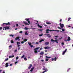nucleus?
<instances>
[{
  "label": "nucleus",
  "instance_id": "nucleus-1",
  "mask_svg": "<svg viewBox=\"0 0 73 73\" xmlns=\"http://www.w3.org/2000/svg\"><path fill=\"white\" fill-rule=\"evenodd\" d=\"M40 49V47H37V48H35L34 50V52L35 53H37V50H37L38 49Z\"/></svg>",
  "mask_w": 73,
  "mask_h": 73
},
{
  "label": "nucleus",
  "instance_id": "nucleus-2",
  "mask_svg": "<svg viewBox=\"0 0 73 73\" xmlns=\"http://www.w3.org/2000/svg\"><path fill=\"white\" fill-rule=\"evenodd\" d=\"M43 70H45L44 71H43L42 72V73H45V72H47V68H45V67L44 68H43Z\"/></svg>",
  "mask_w": 73,
  "mask_h": 73
},
{
  "label": "nucleus",
  "instance_id": "nucleus-3",
  "mask_svg": "<svg viewBox=\"0 0 73 73\" xmlns=\"http://www.w3.org/2000/svg\"><path fill=\"white\" fill-rule=\"evenodd\" d=\"M4 24H5L6 25H11V23H10L9 22H8L7 23H3V24L2 25H4Z\"/></svg>",
  "mask_w": 73,
  "mask_h": 73
},
{
  "label": "nucleus",
  "instance_id": "nucleus-4",
  "mask_svg": "<svg viewBox=\"0 0 73 73\" xmlns=\"http://www.w3.org/2000/svg\"><path fill=\"white\" fill-rule=\"evenodd\" d=\"M57 41H58V40H54L53 39H51V41H52V42L53 41L54 42L55 41V42H56V43H58V42Z\"/></svg>",
  "mask_w": 73,
  "mask_h": 73
},
{
  "label": "nucleus",
  "instance_id": "nucleus-5",
  "mask_svg": "<svg viewBox=\"0 0 73 73\" xmlns=\"http://www.w3.org/2000/svg\"><path fill=\"white\" fill-rule=\"evenodd\" d=\"M60 26L61 27V28H62V29L64 28V24H61V23L60 24Z\"/></svg>",
  "mask_w": 73,
  "mask_h": 73
},
{
  "label": "nucleus",
  "instance_id": "nucleus-6",
  "mask_svg": "<svg viewBox=\"0 0 73 73\" xmlns=\"http://www.w3.org/2000/svg\"><path fill=\"white\" fill-rule=\"evenodd\" d=\"M4 28H5V30H6V29H9V27L7 26L4 27Z\"/></svg>",
  "mask_w": 73,
  "mask_h": 73
},
{
  "label": "nucleus",
  "instance_id": "nucleus-7",
  "mask_svg": "<svg viewBox=\"0 0 73 73\" xmlns=\"http://www.w3.org/2000/svg\"><path fill=\"white\" fill-rule=\"evenodd\" d=\"M20 36H18L16 38H15V40H17L18 39V41H20Z\"/></svg>",
  "mask_w": 73,
  "mask_h": 73
},
{
  "label": "nucleus",
  "instance_id": "nucleus-8",
  "mask_svg": "<svg viewBox=\"0 0 73 73\" xmlns=\"http://www.w3.org/2000/svg\"><path fill=\"white\" fill-rule=\"evenodd\" d=\"M32 64H30L29 66L28 67L29 69H30L32 68Z\"/></svg>",
  "mask_w": 73,
  "mask_h": 73
},
{
  "label": "nucleus",
  "instance_id": "nucleus-9",
  "mask_svg": "<svg viewBox=\"0 0 73 73\" xmlns=\"http://www.w3.org/2000/svg\"><path fill=\"white\" fill-rule=\"evenodd\" d=\"M38 27H39V28H42V27L40 25L38 24Z\"/></svg>",
  "mask_w": 73,
  "mask_h": 73
},
{
  "label": "nucleus",
  "instance_id": "nucleus-10",
  "mask_svg": "<svg viewBox=\"0 0 73 73\" xmlns=\"http://www.w3.org/2000/svg\"><path fill=\"white\" fill-rule=\"evenodd\" d=\"M50 47H48V46H46V47H44V49H50Z\"/></svg>",
  "mask_w": 73,
  "mask_h": 73
},
{
  "label": "nucleus",
  "instance_id": "nucleus-11",
  "mask_svg": "<svg viewBox=\"0 0 73 73\" xmlns=\"http://www.w3.org/2000/svg\"><path fill=\"white\" fill-rule=\"evenodd\" d=\"M45 44L46 45H48V44H49V42H45Z\"/></svg>",
  "mask_w": 73,
  "mask_h": 73
},
{
  "label": "nucleus",
  "instance_id": "nucleus-12",
  "mask_svg": "<svg viewBox=\"0 0 73 73\" xmlns=\"http://www.w3.org/2000/svg\"><path fill=\"white\" fill-rule=\"evenodd\" d=\"M5 67H8L9 66V65H8V63H7L5 64Z\"/></svg>",
  "mask_w": 73,
  "mask_h": 73
},
{
  "label": "nucleus",
  "instance_id": "nucleus-13",
  "mask_svg": "<svg viewBox=\"0 0 73 73\" xmlns=\"http://www.w3.org/2000/svg\"><path fill=\"white\" fill-rule=\"evenodd\" d=\"M46 33H49V31H49V29H47L46 30Z\"/></svg>",
  "mask_w": 73,
  "mask_h": 73
},
{
  "label": "nucleus",
  "instance_id": "nucleus-14",
  "mask_svg": "<svg viewBox=\"0 0 73 73\" xmlns=\"http://www.w3.org/2000/svg\"><path fill=\"white\" fill-rule=\"evenodd\" d=\"M68 39L67 40H68V41H70L71 40L69 36L68 37Z\"/></svg>",
  "mask_w": 73,
  "mask_h": 73
},
{
  "label": "nucleus",
  "instance_id": "nucleus-15",
  "mask_svg": "<svg viewBox=\"0 0 73 73\" xmlns=\"http://www.w3.org/2000/svg\"><path fill=\"white\" fill-rule=\"evenodd\" d=\"M33 69H34V67L31 68V69L30 70V72H32Z\"/></svg>",
  "mask_w": 73,
  "mask_h": 73
},
{
  "label": "nucleus",
  "instance_id": "nucleus-16",
  "mask_svg": "<svg viewBox=\"0 0 73 73\" xmlns=\"http://www.w3.org/2000/svg\"><path fill=\"white\" fill-rule=\"evenodd\" d=\"M40 54L41 55H43L44 54V52H42L40 53Z\"/></svg>",
  "mask_w": 73,
  "mask_h": 73
},
{
  "label": "nucleus",
  "instance_id": "nucleus-17",
  "mask_svg": "<svg viewBox=\"0 0 73 73\" xmlns=\"http://www.w3.org/2000/svg\"><path fill=\"white\" fill-rule=\"evenodd\" d=\"M24 57H25V55H23V56H21V58H24Z\"/></svg>",
  "mask_w": 73,
  "mask_h": 73
},
{
  "label": "nucleus",
  "instance_id": "nucleus-18",
  "mask_svg": "<svg viewBox=\"0 0 73 73\" xmlns=\"http://www.w3.org/2000/svg\"><path fill=\"white\" fill-rule=\"evenodd\" d=\"M28 44L30 46V45H31V44H32V43L30 42H28Z\"/></svg>",
  "mask_w": 73,
  "mask_h": 73
},
{
  "label": "nucleus",
  "instance_id": "nucleus-19",
  "mask_svg": "<svg viewBox=\"0 0 73 73\" xmlns=\"http://www.w3.org/2000/svg\"><path fill=\"white\" fill-rule=\"evenodd\" d=\"M25 35H28V32H27L25 33Z\"/></svg>",
  "mask_w": 73,
  "mask_h": 73
},
{
  "label": "nucleus",
  "instance_id": "nucleus-20",
  "mask_svg": "<svg viewBox=\"0 0 73 73\" xmlns=\"http://www.w3.org/2000/svg\"><path fill=\"white\" fill-rule=\"evenodd\" d=\"M19 57L18 56H17L16 57V61H17V60H18V59H19Z\"/></svg>",
  "mask_w": 73,
  "mask_h": 73
},
{
  "label": "nucleus",
  "instance_id": "nucleus-21",
  "mask_svg": "<svg viewBox=\"0 0 73 73\" xmlns=\"http://www.w3.org/2000/svg\"><path fill=\"white\" fill-rule=\"evenodd\" d=\"M12 45H10L9 46V49H11L12 47Z\"/></svg>",
  "mask_w": 73,
  "mask_h": 73
},
{
  "label": "nucleus",
  "instance_id": "nucleus-22",
  "mask_svg": "<svg viewBox=\"0 0 73 73\" xmlns=\"http://www.w3.org/2000/svg\"><path fill=\"white\" fill-rule=\"evenodd\" d=\"M46 58H51V57H48V56H46Z\"/></svg>",
  "mask_w": 73,
  "mask_h": 73
},
{
  "label": "nucleus",
  "instance_id": "nucleus-23",
  "mask_svg": "<svg viewBox=\"0 0 73 73\" xmlns=\"http://www.w3.org/2000/svg\"><path fill=\"white\" fill-rule=\"evenodd\" d=\"M49 35H48V37H49V38H50V37H51V36H50V34H48Z\"/></svg>",
  "mask_w": 73,
  "mask_h": 73
},
{
  "label": "nucleus",
  "instance_id": "nucleus-24",
  "mask_svg": "<svg viewBox=\"0 0 73 73\" xmlns=\"http://www.w3.org/2000/svg\"><path fill=\"white\" fill-rule=\"evenodd\" d=\"M46 23L47 24H51V23L49 22H46Z\"/></svg>",
  "mask_w": 73,
  "mask_h": 73
},
{
  "label": "nucleus",
  "instance_id": "nucleus-25",
  "mask_svg": "<svg viewBox=\"0 0 73 73\" xmlns=\"http://www.w3.org/2000/svg\"><path fill=\"white\" fill-rule=\"evenodd\" d=\"M23 41H24V42H26V41H27V39H24Z\"/></svg>",
  "mask_w": 73,
  "mask_h": 73
},
{
  "label": "nucleus",
  "instance_id": "nucleus-26",
  "mask_svg": "<svg viewBox=\"0 0 73 73\" xmlns=\"http://www.w3.org/2000/svg\"><path fill=\"white\" fill-rule=\"evenodd\" d=\"M25 29V30H28V29H29L27 28V27H26Z\"/></svg>",
  "mask_w": 73,
  "mask_h": 73
},
{
  "label": "nucleus",
  "instance_id": "nucleus-27",
  "mask_svg": "<svg viewBox=\"0 0 73 73\" xmlns=\"http://www.w3.org/2000/svg\"><path fill=\"white\" fill-rule=\"evenodd\" d=\"M14 42H13V40H11V43L12 44V43H13Z\"/></svg>",
  "mask_w": 73,
  "mask_h": 73
},
{
  "label": "nucleus",
  "instance_id": "nucleus-28",
  "mask_svg": "<svg viewBox=\"0 0 73 73\" xmlns=\"http://www.w3.org/2000/svg\"><path fill=\"white\" fill-rule=\"evenodd\" d=\"M24 60H25V61H27V59L26 58H24Z\"/></svg>",
  "mask_w": 73,
  "mask_h": 73
},
{
  "label": "nucleus",
  "instance_id": "nucleus-29",
  "mask_svg": "<svg viewBox=\"0 0 73 73\" xmlns=\"http://www.w3.org/2000/svg\"><path fill=\"white\" fill-rule=\"evenodd\" d=\"M20 44V42H17V45H18L19 44Z\"/></svg>",
  "mask_w": 73,
  "mask_h": 73
},
{
  "label": "nucleus",
  "instance_id": "nucleus-30",
  "mask_svg": "<svg viewBox=\"0 0 73 73\" xmlns=\"http://www.w3.org/2000/svg\"><path fill=\"white\" fill-rule=\"evenodd\" d=\"M54 60L55 61H56V60H57V58H56V57H55L54 58Z\"/></svg>",
  "mask_w": 73,
  "mask_h": 73
},
{
  "label": "nucleus",
  "instance_id": "nucleus-31",
  "mask_svg": "<svg viewBox=\"0 0 73 73\" xmlns=\"http://www.w3.org/2000/svg\"><path fill=\"white\" fill-rule=\"evenodd\" d=\"M54 31H56V32H62L61 31H60L59 30H54Z\"/></svg>",
  "mask_w": 73,
  "mask_h": 73
},
{
  "label": "nucleus",
  "instance_id": "nucleus-32",
  "mask_svg": "<svg viewBox=\"0 0 73 73\" xmlns=\"http://www.w3.org/2000/svg\"><path fill=\"white\" fill-rule=\"evenodd\" d=\"M70 19H71V18H69L68 19V21H70Z\"/></svg>",
  "mask_w": 73,
  "mask_h": 73
},
{
  "label": "nucleus",
  "instance_id": "nucleus-33",
  "mask_svg": "<svg viewBox=\"0 0 73 73\" xmlns=\"http://www.w3.org/2000/svg\"><path fill=\"white\" fill-rule=\"evenodd\" d=\"M30 46L31 48H33V45L32 44H31Z\"/></svg>",
  "mask_w": 73,
  "mask_h": 73
},
{
  "label": "nucleus",
  "instance_id": "nucleus-34",
  "mask_svg": "<svg viewBox=\"0 0 73 73\" xmlns=\"http://www.w3.org/2000/svg\"><path fill=\"white\" fill-rule=\"evenodd\" d=\"M42 35H43V34H42L41 35H39V36H40V37L42 36Z\"/></svg>",
  "mask_w": 73,
  "mask_h": 73
},
{
  "label": "nucleus",
  "instance_id": "nucleus-35",
  "mask_svg": "<svg viewBox=\"0 0 73 73\" xmlns=\"http://www.w3.org/2000/svg\"><path fill=\"white\" fill-rule=\"evenodd\" d=\"M48 60H49V59H48V58H46V61H48Z\"/></svg>",
  "mask_w": 73,
  "mask_h": 73
},
{
  "label": "nucleus",
  "instance_id": "nucleus-36",
  "mask_svg": "<svg viewBox=\"0 0 73 73\" xmlns=\"http://www.w3.org/2000/svg\"><path fill=\"white\" fill-rule=\"evenodd\" d=\"M49 31H50V32H51V31H54V30H49Z\"/></svg>",
  "mask_w": 73,
  "mask_h": 73
},
{
  "label": "nucleus",
  "instance_id": "nucleus-37",
  "mask_svg": "<svg viewBox=\"0 0 73 73\" xmlns=\"http://www.w3.org/2000/svg\"><path fill=\"white\" fill-rule=\"evenodd\" d=\"M9 36H11V37H13V35H9Z\"/></svg>",
  "mask_w": 73,
  "mask_h": 73
},
{
  "label": "nucleus",
  "instance_id": "nucleus-38",
  "mask_svg": "<svg viewBox=\"0 0 73 73\" xmlns=\"http://www.w3.org/2000/svg\"><path fill=\"white\" fill-rule=\"evenodd\" d=\"M16 27H19V25L18 24H16Z\"/></svg>",
  "mask_w": 73,
  "mask_h": 73
},
{
  "label": "nucleus",
  "instance_id": "nucleus-39",
  "mask_svg": "<svg viewBox=\"0 0 73 73\" xmlns=\"http://www.w3.org/2000/svg\"><path fill=\"white\" fill-rule=\"evenodd\" d=\"M67 50V49H66L63 52H64V53H65L66 52V50Z\"/></svg>",
  "mask_w": 73,
  "mask_h": 73
},
{
  "label": "nucleus",
  "instance_id": "nucleus-40",
  "mask_svg": "<svg viewBox=\"0 0 73 73\" xmlns=\"http://www.w3.org/2000/svg\"><path fill=\"white\" fill-rule=\"evenodd\" d=\"M15 57V55H14L11 56V58H13V57Z\"/></svg>",
  "mask_w": 73,
  "mask_h": 73
},
{
  "label": "nucleus",
  "instance_id": "nucleus-41",
  "mask_svg": "<svg viewBox=\"0 0 73 73\" xmlns=\"http://www.w3.org/2000/svg\"><path fill=\"white\" fill-rule=\"evenodd\" d=\"M25 25H29V24L28 23H26V24H25Z\"/></svg>",
  "mask_w": 73,
  "mask_h": 73
},
{
  "label": "nucleus",
  "instance_id": "nucleus-42",
  "mask_svg": "<svg viewBox=\"0 0 73 73\" xmlns=\"http://www.w3.org/2000/svg\"><path fill=\"white\" fill-rule=\"evenodd\" d=\"M20 33H23V31H21L19 32Z\"/></svg>",
  "mask_w": 73,
  "mask_h": 73
},
{
  "label": "nucleus",
  "instance_id": "nucleus-43",
  "mask_svg": "<svg viewBox=\"0 0 73 73\" xmlns=\"http://www.w3.org/2000/svg\"><path fill=\"white\" fill-rule=\"evenodd\" d=\"M62 31L63 32H64V31H65V29H62Z\"/></svg>",
  "mask_w": 73,
  "mask_h": 73
},
{
  "label": "nucleus",
  "instance_id": "nucleus-44",
  "mask_svg": "<svg viewBox=\"0 0 73 73\" xmlns=\"http://www.w3.org/2000/svg\"><path fill=\"white\" fill-rule=\"evenodd\" d=\"M54 37H55L57 38V37H58V36H55Z\"/></svg>",
  "mask_w": 73,
  "mask_h": 73
},
{
  "label": "nucleus",
  "instance_id": "nucleus-45",
  "mask_svg": "<svg viewBox=\"0 0 73 73\" xmlns=\"http://www.w3.org/2000/svg\"><path fill=\"white\" fill-rule=\"evenodd\" d=\"M58 29H62V28H60L59 27H58Z\"/></svg>",
  "mask_w": 73,
  "mask_h": 73
},
{
  "label": "nucleus",
  "instance_id": "nucleus-46",
  "mask_svg": "<svg viewBox=\"0 0 73 73\" xmlns=\"http://www.w3.org/2000/svg\"><path fill=\"white\" fill-rule=\"evenodd\" d=\"M17 63H18V62L17 61L15 62V64H16Z\"/></svg>",
  "mask_w": 73,
  "mask_h": 73
},
{
  "label": "nucleus",
  "instance_id": "nucleus-47",
  "mask_svg": "<svg viewBox=\"0 0 73 73\" xmlns=\"http://www.w3.org/2000/svg\"><path fill=\"white\" fill-rule=\"evenodd\" d=\"M8 58H7V59H6L5 60V61H8Z\"/></svg>",
  "mask_w": 73,
  "mask_h": 73
},
{
  "label": "nucleus",
  "instance_id": "nucleus-48",
  "mask_svg": "<svg viewBox=\"0 0 73 73\" xmlns=\"http://www.w3.org/2000/svg\"><path fill=\"white\" fill-rule=\"evenodd\" d=\"M36 44H39V43L38 42H36L35 43Z\"/></svg>",
  "mask_w": 73,
  "mask_h": 73
},
{
  "label": "nucleus",
  "instance_id": "nucleus-49",
  "mask_svg": "<svg viewBox=\"0 0 73 73\" xmlns=\"http://www.w3.org/2000/svg\"><path fill=\"white\" fill-rule=\"evenodd\" d=\"M1 29H3V28L2 27H0V30H1Z\"/></svg>",
  "mask_w": 73,
  "mask_h": 73
},
{
  "label": "nucleus",
  "instance_id": "nucleus-50",
  "mask_svg": "<svg viewBox=\"0 0 73 73\" xmlns=\"http://www.w3.org/2000/svg\"><path fill=\"white\" fill-rule=\"evenodd\" d=\"M28 22L29 23V24H30V21H28Z\"/></svg>",
  "mask_w": 73,
  "mask_h": 73
},
{
  "label": "nucleus",
  "instance_id": "nucleus-51",
  "mask_svg": "<svg viewBox=\"0 0 73 73\" xmlns=\"http://www.w3.org/2000/svg\"><path fill=\"white\" fill-rule=\"evenodd\" d=\"M17 49H16V50H15V51H14L15 52H17Z\"/></svg>",
  "mask_w": 73,
  "mask_h": 73
},
{
  "label": "nucleus",
  "instance_id": "nucleus-52",
  "mask_svg": "<svg viewBox=\"0 0 73 73\" xmlns=\"http://www.w3.org/2000/svg\"><path fill=\"white\" fill-rule=\"evenodd\" d=\"M51 60L52 61H54V58H52Z\"/></svg>",
  "mask_w": 73,
  "mask_h": 73
},
{
  "label": "nucleus",
  "instance_id": "nucleus-53",
  "mask_svg": "<svg viewBox=\"0 0 73 73\" xmlns=\"http://www.w3.org/2000/svg\"><path fill=\"white\" fill-rule=\"evenodd\" d=\"M24 41H22L21 42V44H23V43H24Z\"/></svg>",
  "mask_w": 73,
  "mask_h": 73
},
{
  "label": "nucleus",
  "instance_id": "nucleus-54",
  "mask_svg": "<svg viewBox=\"0 0 73 73\" xmlns=\"http://www.w3.org/2000/svg\"><path fill=\"white\" fill-rule=\"evenodd\" d=\"M2 71H3V70H0V73H1V72H2Z\"/></svg>",
  "mask_w": 73,
  "mask_h": 73
},
{
  "label": "nucleus",
  "instance_id": "nucleus-55",
  "mask_svg": "<svg viewBox=\"0 0 73 73\" xmlns=\"http://www.w3.org/2000/svg\"><path fill=\"white\" fill-rule=\"evenodd\" d=\"M65 54V53L64 52H63V53H62V54L63 55H64V54Z\"/></svg>",
  "mask_w": 73,
  "mask_h": 73
},
{
  "label": "nucleus",
  "instance_id": "nucleus-56",
  "mask_svg": "<svg viewBox=\"0 0 73 73\" xmlns=\"http://www.w3.org/2000/svg\"><path fill=\"white\" fill-rule=\"evenodd\" d=\"M27 22H25V21H24L23 22V23L24 24H26V23Z\"/></svg>",
  "mask_w": 73,
  "mask_h": 73
},
{
  "label": "nucleus",
  "instance_id": "nucleus-57",
  "mask_svg": "<svg viewBox=\"0 0 73 73\" xmlns=\"http://www.w3.org/2000/svg\"><path fill=\"white\" fill-rule=\"evenodd\" d=\"M20 47H18V50H20Z\"/></svg>",
  "mask_w": 73,
  "mask_h": 73
},
{
  "label": "nucleus",
  "instance_id": "nucleus-58",
  "mask_svg": "<svg viewBox=\"0 0 73 73\" xmlns=\"http://www.w3.org/2000/svg\"><path fill=\"white\" fill-rule=\"evenodd\" d=\"M48 35H49L48 34H44V36L46 35V36H48Z\"/></svg>",
  "mask_w": 73,
  "mask_h": 73
},
{
  "label": "nucleus",
  "instance_id": "nucleus-59",
  "mask_svg": "<svg viewBox=\"0 0 73 73\" xmlns=\"http://www.w3.org/2000/svg\"><path fill=\"white\" fill-rule=\"evenodd\" d=\"M20 46V45H18V47H20L19 46Z\"/></svg>",
  "mask_w": 73,
  "mask_h": 73
},
{
  "label": "nucleus",
  "instance_id": "nucleus-60",
  "mask_svg": "<svg viewBox=\"0 0 73 73\" xmlns=\"http://www.w3.org/2000/svg\"><path fill=\"white\" fill-rule=\"evenodd\" d=\"M29 20L28 19H26V21H29Z\"/></svg>",
  "mask_w": 73,
  "mask_h": 73
},
{
  "label": "nucleus",
  "instance_id": "nucleus-61",
  "mask_svg": "<svg viewBox=\"0 0 73 73\" xmlns=\"http://www.w3.org/2000/svg\"><path fill=\"white\" fill-rule=\"evenodd\" d=\"M62 45H64V43L63 42H62Z\"/></svg>",
  "mask_w": 73,
  "mask_h": 73
},
{
  "label": "nucleus",
  "instance_id": "nucleus-62",
  "mask_svg": "<svg viewBox=\"0 0 73 73\" xmlns=\"http://www.w3.org/2000/svg\"><path fill=\"white\" fill-rule=\"evenodd\" d=\"M39 31H42V29H39Z\"/></svg>",
  "mask_w": 73,
  "mask_h": 73
},
{
  "label": "nucleus",
  "instance_id": "nucleus-63",
  "mask_svg": "<svg viewBox=\"0 0 73 73\" xmlns=\"http://www.w3.org/2000/svg\"><path fill=\"white\" fill-rule=\"evenodd\" d=\"M35 43V42H32V44H34Z\"/></svg>",
  "mask_w": 73,
  "mask_h": 73
},
{
  "label": "nucleus",
  "instance_id": "nucleus-64",
  "mask_svg": "<svg viewBox=\"0 0 73 73\" xmlns=\"http://www.w3.org/2000/svg\"><path fill=\"white\" fill-rule=\"evenodd\" d=\"M41 61H42V62H43V61H44V60H41Z\"/></svg>",
  "mask_w": 73,
  "mask_h": 73
}]
</instances>
